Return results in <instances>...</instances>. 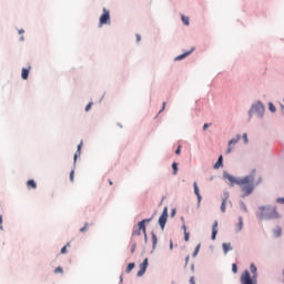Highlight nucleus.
Here are the masks:
<instances>
[{
    "label": "nucleus",
    "instance_id": "5701e85b",
    "mask_svg": "<svg viewBox=\"0 0 284 284\" xmlns=\"http://www.w3.org/2000/svg\"><path fill=\"white\" fill-rule=\"evenodd\" d=\"M199 252H201V244H199V245L195 247V250H194V252H193V257L199 256Z\"/></svg>",
    "mask_w": 284,
    "mask_h": 284
},
{
    "label": "nucleus",
    "instance_id": "2eb2a0df",
    "mask_svg": "<svg viewBox=\"0 0 284 284\" xmlns=\"http://www.w3.org/2000/svg\"><path fill=\"white\" fill-rule=\"evenodd\" d=\"M222 250L224 254H227V252L232 251V244L231 243H223L222 244Z\"/></svg>",
    "mask_w": 284,
    "mask_h": 284
},
{
    "label": "nucleus",
    "instance_id": "a211bd4d",
    "mask_svg": "<svg viewBox=\"0 0 284 284\" xmlns=\"http://www.w3.org/2000/svg\"><path fill=\"white\" fill-rule=\"evenodd\" d=\"M219 168H223V155H220L217 162L214 164L215 170H219Z\"/></svg>",
    "mask_w": 284,
    "mask_h": 284
},
{
    "label": "nucleus",
    "instance_id": "412c9836",
    "mask_svg": "<svg viewBox=\"0 0 284 284\" xmlns=\"http://www.w3.org/2000/svg\"><path fill=\"white\" fill-rule=\"evenodd\" d=\"M181 20L184 23V26H190V18L185 16H181Z\"/></svg>",
    "mask_w": 284,
    "mask_h": 284
},
{
    "label": "nucleus",
    "instance_id": "2f4dec72",
    "mask_svg": "<svg viewBox=\"0 0 284 284\" xmlns=\"http://www.w3.org/2000/svg\"><path fill=\"white\" fill-rule=\"evenodd\" d=\"M276 203H280V205H284V197H277Z\"/></svg>",
    "mask_w": 284,
    "mask_h": 284
},
{
    "label": "nucleus",
    "instance_id": "c756f323",
    "mask_svg": "<svg viewBox=\"0 0 284 284\" xmlns=\"http://www.w3.org/2000/svg\"><path fill=\"white\" fill-rule=\"evenodd\" d=\"M184 241H185V243H187V241H190V232L184 233Z\"/></svg>",
    "mask_w": 284,
    "mask_h": 284
},
{
    "label": "nucleus",
    "instance_id": "473e14b6",
    "mask_svg": "<svg viewBox=\"0 0 284 284\" xmlns=\"http://www.w3.org/2000/svg\"><path fill=\"white\" fill-rule=\"evenodd\" d=\"M241 230H243V219L240 217L239 232H241Z\"/></svg>",
    "mask_w": 284,
    "mask_h": 284
},
{
    "label": "nucleus",
    "instance_id": "f704fd0d",
    "mask_svg": "<svg viewBox=\"0 0 284 284\" xmlns=\"http://www.w3.org/2000/svg\"><path fill=\"white\" fill-rule=\"evenodd\" d=\"M70 181L73 182L74 181V170H72L70 172Z\"/></svg>",
    "mask_w": 284,
    "mask_h": 284
},
{
    "label": "nucleus",
    "instance_id": "f3484780",
    "mask_svg": "<svg viewBox=\"0 0 284 284\" xmlns=\"http://www.w3.org/2000/svg\"><path fill=\"white\" fill-rule=\"evenodd\" d=\"M250 270H251V273H252L251 276H255V278H258V273H257L256 265L251 264Z\"/></svg>",
    "mask_w": 284,
    "mask_h": 284
},
{
    "label": "nucleus",
    "instance_id": "9d476101",
    "mask_svg": "<svg viewBox=\"0 0 284 284\" xmlns=\"http://www.w3.org/2000/svg\"><path fill=\"white\" fill-rule=\"evenodd\" d=\"M216 234H219V222L217 221H215L212 226V235H211L212 241H216Z\"/></svg>",
    "mask_w": 284,
    "mask_h": 284
},
{
    "label": "nucleus",
    "instance_id": "09e8293b",
    "mask_svg": "<svg viewBox=\"0 0 284 284\" xmlns=\"http://www.w3.org/2000/svg\"><path fill=\"white\" fill-rule=\"evenodd\" d=\"M174 214H176V211L173 210V211H172V216H174Z\"/></svg>",
    "mask_w": 284,
    "mask_h": 284
},
{
    "label": "nucleus",
    "instance_id": "bb28decb",
    "mask_svg": "<svg viewBox=\"0 0 284 284\" xmlns=\"http://www.w3.org/2000/svg\"><path fill=\"white\" fill-rule=\"evenodd\" d=\"M268 110L271 112H276V106H274V104L272 102L268 103Z\"/></svg>",
    "mask_w": 284,
    "mask_h": 284
},
{
    "label": "nucleus",
    "instance_id": "0eeeda50",
    "mask_svg": "<svg viewBox=\"0 0 284 284\" xmlns=\"http://www.w3.org/2000/svg\"><path fill=\"white\" fill-rule=\"evenodd\" d=\"M241 141L242 143H247V133H244L242 136L236 135L235 138L231 139L229 143H239Z\"/></svg>",
    "mask_w": 284,
    "mask_h": 284
},
{
    "label": "nucleus",
    "instance_id": "4c0bfd02",
    "mask_svg": "<svg viewBox=\"0 0 284 284\" xmlns=\"http://www.w3.org/2000/svg\"><path fill=\"white\" fill-rule=\"evenodd\" d=\"M3 223V217L0 215V230H3V226L1 225Z\"/></svg>",
    "mask_w": 284,
    "mask_h": 284
},
{
    "label": "nucleus",
    "instance_id": "c03bdc74",
    "mask_svg": "<svg viewBox=\"0 0 284 284\" xmlns=\"http://www.w3.org/2000/svg\"><path fill=\"white\" fill-rule=\"evenodd\" d=\"M207 128H210V124L206 123L203 125V130H207Z\"/></svg>",
    "mask_w": 284,
    "mask_h": 284
},
{
    "label": "nucleus",
    "instance_id": "a878e982",
    "mask_svg": "<svg viewBox=\"0 0 284 284\" xmlns=\"http://www.w3.org/2000/svg\"><path fill=\"white\" fill-rule=\"evenodd\" d=\"M68 247H70V242H68L67 245L61 248V254H65L68 252Z\"/></svg>",
    "mask_w": 284,
    "mask_h": 284
},
{
    "label": "nucleus",
    "instance_id": "20e7f679",
    "mask_svg": "<svg viewBox=\"0 0 284 284\" xmlns=\"http://www.w3.org/2000/svg\"><path fill=\"white\" fill-rule=\"evenodd\" d=\"M240 283L241 284H258V281L256 276H252L250 271H244L240 277Z\"/></svg>",
    "mask_w": 284,
    "mask_h": 284
},
{
    "label": "nucleus",
    "instance_id": "37998d69",
    "mask_svg": "<svg viewBox=\"0 0 284 284\" xmlns=\"http://www.w3.org/2000/svg\"><path fill=\"white\" fill-rule=\"evenodd\" d=\"M135 37H136V41H138V43H139V41H141V36H140V34H136Z\"/></svg>",
    "mask_w": 284,
    "mask_h": 284
},
{
    "label": "nucleus",
    "instance_id": "7ed1b4c3",
    "mask_svg": "<svg viewBox=\"0 0 284 284\" xmlns=\"http://www.w3.org/2000/svg\"><path fill=\"white\" fill-rule=\"evenodd\" d=\"M152 219H144L133 227L132 236H141V232L144 234L145 241H148V233L145 231V223H150Z\"/></svg>",
    "mask_w": 284,
    "mask_h": 284
},
{
    "label": "nucleus",
    "instance_id": "6ab92c4d",
    "mask_svg": "<svg viewBox=\"0 0 284 284\" xmlns=\"http://www.w3.org/2000/svg\"><path fill=\"white\" fill-rule=\"evenodd\" d=\"M83 144H79L78 145V150L74 154V163H77V159H79V156H81V148H82Z\"/></svg>",
    "mask_w": 284,
    "mask_h": 284
},
{
    "label": "nucleus",
    "instance_id": "4be33fe9",
    "mask_svg": "<svg viewBox=\"0 0 284 284\" xmlns=\"http://www.w3.org/2000/svg\"><path fill=\"white\" fill-rule=\"evenodd\" d=\"M281 234H283V230L281 227H276L274 230V236H276L278 239V236H281Z\"/></svg>",
    "mask_w": 284,
    "mask_h": 284
},
{
    "label": "nucleus",
    "instance_id": "1a4fd4ad",
    "mask_svg": "<svg viewBox=\"0 0 284 284\" xmlns=\"http://www.w3.org/2000/svg\"><path fill=\"white\" fill-rule=\"evenodd\" d=\"M224 179H226L227 181H230L231 187H232L233 185H239V178H234V175H230V173H224Z\"/></svg>",
    "mask_w": 284,
    "mask_h": 284
},
{
    "label": "nucleus",
    "instance_id": "c85d7f7f",
    "mask_svg": "<svg viewBox=\"0 0 284 284\" xmlns=\"http://www.w3.org/2000/svg\"><path fill=\"white\" fill-rule=\"evenodd\" d=\"M92 105H94V103L90 102V103L85 106V112H90V110H92Z\"/></svg>",
    "mask_w": 284,
    "mask_h": 284
},
{
    "label": "nucleus",
    "instance_id": "c9c22d12",
    "mask_svg": "<svg viewBox=\"0 0 284 284\" xmlns=\"http://www.w3.org/2000/svg\"><path fill=\"white\" fill-rule=\"evenodd\" d=\"M221 212H225V200H223L221 204Z\"/></svg>",
    "mask_w": 284,
    "mask_h": 284
},
{
    "label": "nucleus",
    "instance_id": "72a5a7b5",
    "mask_svg": "<svg viewBox=\"0 0 284 284\" xmlns=\"http://www.w3.org/2000/svg\"><path fill=\"white\" fill-rule=\"evenodd\" d=\"M134 252H136V243L131 246V254H134Z\"/></svg>",
    "mask_w": 284,
    "mask_h": 284
},
{
    "label": "nucleus",
    "instance_id": "e433bc0d",
    "mask_svg": "<svg viewBox=\"0 0 284 284\" xmlns=\"http://www.w3.org/2000/svg\"><path fill=\"white\" fill-rule=\"evenodd\" d=\"M80 232H88V223H85L84 226L80 229Z\"/></svg>",
    "mask_w": 284,
    "mask_h": 284
},
{
    "label": "nucleus",
    "instance_id": "f257e3e1",
    "mask_svg": "<svg viewBox=\"0 0 284 284\" xmlns=\"http://www.w3.org/2000/svg\"><path fill=\"white\" fill-rule=\"evenodd\" d=\"M263 181V176L261 174L256 175V169H254L251 174L239 178L237 185L240 186V190L242 192V199H245V196H250L252 192H254V187L256 185H261Z\"/></svg>",
    "mask_w": 284,
    "mask_h": 284
},
{
    "label": "nucleus",
    "instance_id": "f03ea898",
    "mask_svg": "<svg viewBox=\"0 0 284 284\" xmlns=\"http://www.w3.org/2000/svg\"><path fill=\"white\" fill-rule=\"evenodd\" d=\"M260 211H261L260 219H264L265 221L281 217L276 209H273L272 206H261Z\"/></svg>",
    "mask_w": 284,
    "mask_h": 284
},
{
    "label": "nucleus",
    "instance_id": "b1692460",
    "mask_svg": "<svg viewBox=\"0 0 284 284\" xmlns=\"http://www.w3.org/2000/svg\"><path fill=\"white\" fill-rule=\"evenodd\" d=\"M172 169H173V174H178V172H179V164L176 162H174L172 164Z\"/></svg>",
    "mask_w": 284,
    "mask_h": 284
},
{
    "label": "nucleus",
    "instance_id": "8fccbe9b",
    "mask_svg": "<svg viewBox=\"0 0 284 284\" xmlns=\"http://www.w3.org/2000/svg\"><path fill=\"white\" fill-rule=\"evenodd\" d=\"M120 281H121V283H123V276H120Z\"/></svg>",
    "mask_w": 284,
    "mask_h": 284
},
{
    "label": "nucleus",
    "instance_id": "79ce46f5",
    "mask_svg": "<svg viewBox=\"0 0 284 284\" xmlns=\"http://www.w3.org/2000/svg\"><path fill=\"white\" fill-rule=\"evenodd\" d=\"M183 232H187V226H185V224L182 225Z\"/></svg>",
    "mask_w": 284,
    "mask_h": 284
},
{
    "label": "nucleus",
    "instance_id": "6e6552de",
    "mask_svg": "<svg viewBox=\"0 0 284 284\" xmlns=\"http://www.w3.org/2000/svg\"><path fill=\"white\" fill-rule=\"evenodd\" d=\"M148 257L144 258L143 263L140 264V270L138 271V276H143L145 272L148 271Z\"/></svg>",
    "mask_w": 284,
    "mask_h": 284
},
{
    "label": "nucleus",
    "instance_id": "dca6fc26",
    "mask_svg": "<svg viewBox=\"0 0 284 284\" xmlns=\"http://www.w3.org/2000/svg\"><path fill=\"white\" fill-rule=\"evenodd\" d=\"M27 187H28L29 190H37V182H34V180H29V181L27 182Z\"/></svg>",
    "mask_w": 284,
    "mask_h": 284
},
{
    "label": "nucleus",
    "instance_id": "9b49d317",
    "mask_svg": "<svg viewBox=\"0 0 284 284\" xmlns=\"http://www.w3.org/2000/svg\"><path fill=\"white\" fill-rule=\"evenodd\" d=\"M30 70H32V67H28L27 69L26 68L22 69L21 77H22L23 81H28V77L30 75Z\"/></svg>",
    "mask_w": 284,
    "mask_h": 284
},
{
    "label": "nucleus",
    "instance_id": "a19ab883",
    "mask_svg": "<svg viewBox=\"0 0 284 284\" xmlns=\"http://www.w3.org/2000/svg\"><path fill=\"white\" fill-rule=\"evenodd\" d=\"M175 154H181V146L176 149Z\"/></svg>",
    "mask_w": 284,
    "mask_h": 284
},
{
    "label": "nucleus",
    "instance_id": "aec40b11",
    "mask_svg": "<svg viewBox=\"0 0 284 284\" xmlns=\"http://www.w3.org/2000/svg\"><path fill=\"white\" fill-rule=\"evenodd\" d=\"M134 267H136V264L134 263H129L128 266H126V274H130V272H132V270H134Z\"/></svg>",
    "mask_w": 284,
    "mask_h": 284
},
{
    "label": "nucleus",
    "instance_id": "7c9ffc66",
    "mask_svg": "<svg viewBox=\"0 0 284 284\" xmlns=\"http://www.w3.org/2000/svg\"><path fill=\"white\" fill-rule=\"evenodd\" d=\"M232 272L233 274H236V272H239V267L236 266V264H232Z\"/></svg>",
    "mask_w": 284,
    "mask_h": 284
},
{
    "label": "nucleus",
    "instance_id": "f8f14e48",
    "mask_svg": "<svg viewBox=\"0 0 284 284\" xmlns=\"http://www.w3.org/2000/svg\"><path fill=\"white\" fill-rule=\"evenodd\" d=\"M265 108L261 102H257L255 105L252 106V112H263Z\"/></svg>",
    "mask_w": 284,
    "mask_h": 284
},
{
    "label": "nucleus",
    "instance_id": "58836bf2",
    "mask_svg": "<svg viewBox=\"0 0 284 284\" xmlns=\"http://www.w3.org/2000/svg\"><path fill=\"white\" fill-rule=\"evenodd\" d=\"M190 284H196V282L194 281V276L190 278Z\"/></svg>",
    "mask_w": 284,
    "mask_h": 284
},
{
    "label": "nucleus",
    "instance_id": "ddd939ff",
    "mask_svg": "<svg viewBox=\"0 0 284 284\" xmlns=\"http://www.w3.org/2000/svg\"><path fill=\"white\" fill-rule=\"evenodd\" d=\"M192 52H194V48H192L190 51L180 54L175 58V61H183V59H185V57H190V54H192Z\"/></svg>",
    "mask_w": 284,
    "mask_h": 284
},
{
    "label": "nucleus",
    "instance_id": "603ef678",
    "mask_svg": "<svg viewBox=\"0 0 284 284\" xmlns=\"http://www.w3.org/2000/svg\"><path fill=\"white\" fill-rule=\"evenodd\" d=\"M227 152H231V149H230V148L227 149Z\"/></svg>",
    "mask_w": 284,
    "mask_h": 284
},
{
    "label": "nucleus",
    "instance_id": "4468645a",
    "mask_svg": "<svg viewBox=\"0 0 284 284\" xmlns=\"http://www.w3.org/2000/svg\"><path fill=\"white\" fill-rule=\"evenodd\" d=\"M193 187H194V194L197 197V202L201 203L202 197H201V193L199 192V184H196V182H194Z\"/></svg>",
    "mask_w": 284,
    "mask_h": 284
},
{
    "label": "nucleus",
    "instance_id": "39448f33",
    "mask_svg": "<svg viewBox=\"0 0 284 284\" xmlns=\"http://www.w3.org/2000/svg\"><path fill=\"white\" fill-rule=\"evenodd\" d=\"M102 16L100 17L99 28L110 24V11L105 8L102 9Z\"/></svg>",
    "mask_w": 284,
    "mask_h": 284
},
{
    "label": "nucleus",
    "instance_id": "49530a36",
    "mask_svg": "<svg viewBox=\"0 0 284 284\" xmlns=\"http://www.w3.org/2000/svg\"><path fill=\"white\" fill-rule=\"evenodd\" d=\"M173 247H174V243H172V241H171L170 250H173Z\"/></svg>",
    "mask_w": 284,
    "mask_h": 284
},
{
    "label": "nucleus",
    "instance_id": "3c124183",
    "mask_svg": "<svg viewBox=\"0 0 284 284\" xmlns=\"http://www.w3.org/2000/svg\"><path fill=\"white\" fill-rule=\"evenodd\" d=\"M109 184L112 185V180H109Z\"/></svg>",
    "mask_w": 284,
    "mask_h": 284
},
{
    "label": "nucleus",
    "instance_id": "cd10ccee",
    "mask_svg": "<svg viewBox=\"0 0 284 284\" xmlns=\"http://www.w3.org/2000/svg\"><path fill=\"white\" fill-rule=\"evenodd\" d=\"M54 274H63V267L58 266V267L54 270Z\"/></svg>",
    "mask_w": 284,
    "mask_h": 284
},
{
    "label": "nucleus",
    "instance_id": "a18cd8bd",
    "mask_svg": "<svg viewBox=\"0 0 284 284\" xmlns=\"http://www.w3.org/2000/svg\"><path fill=\"white\" fill-rule=\"evenodd\" d=\"M165 110V102H163L162 110L160 112H163Z\"/></svg>",
    "mask_w": 284,
    "mask_h": 284
},
{
    "label": "nucleus",
    "instance_id": "ea45409f",
    "mask_svg": "<svg viewBox=\"0 0 284 284\" xmlns=\"http://www.w3.org/2000/svg\"><path fill=\"white\" fill-rule=\"evenodd\" d=\"M187 263H190V255L185 257V265H187Z\"/></svg>",
    "mask_w": 284,
    "mask_h": 284
},
{
    "label": "nucleus",
    "instance_id": "de8ad7c7",
    "mask_svg": "<svg viewBox=\"0 0 284 284\" xmlns=\"http://www.w3.org/2000/svg\"><path fill=\"white\" fill-rule=\"evenodd\" d=\"M23 32H26L23 29L19 30V34H23Z\"/></svg>",
    "mask_w": 284,
    "mask_h": 284
},
{
    "label": "nucleus",
    "instance_id": "423d86ee",
    "mask_svg": "<svg viewBox=\"0 0 284 284\" xmlns=\"http://www.w3.org/2000/svg\"><path fill=\"white\" fill-rule=\"evenodd\" d=\"M165 223H168V206L163 209L162 215L159 219L161 230H165Z\"/></svg>",
    "mask_w": 284,
    "mask_h": 284
},
{
    "label": "nucleus",
    "instance_id": "393cba45",
    "mask_svg": "<svg viewBox=\"0 0 284 284\" xmlns=\"http://www.w3.org/2000/svg\"><path fill=\"white\" fill-rule=\"evenodd\" d=\"M152 243H153V247H156L158 239H156V234L154 233H152Z\"/></svg>",
    "mask_w": 284,
    "mask_h": 284
}]
</instances>
